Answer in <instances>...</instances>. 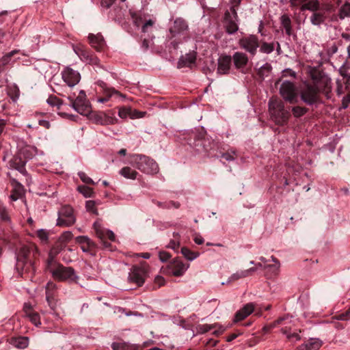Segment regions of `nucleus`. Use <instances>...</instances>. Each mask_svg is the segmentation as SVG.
I'll use <instances>...</instances> for the list:
<instances>
[{"mask_svg": "<svg viewBox=\"0 0 350 350\" xmlns=\"http://www.w3.org/2000/svg\"><path fill=\"white\" fill-rule=\"evenodd\" d=\"M76 241L81 244V249L83 252H89L92 254L95 252L96 244L85 236H79L76 238Z\"/></svg>", "mask_w": 350, "mask_h": 350, "instance_id": "obj_21", "label": "nucleus"}, {"mask_svg": "<svg viewBox=\"0 0 350 350\" xmlns=\"http://www.w3.org/2000/svg\"><path fill=\"white\" fill-rule=\"evenodd\" d=\"M18 53V50H14L10 53H8L7 54H5L1 59H0V62L1 64V65H3L4 66L5 65H7L11 58L16 53Z\"/></svg>", "mask_w": 350, "mask_h": 350, "instance_id": "obj_43", "label": "nucleus"}, {"mask_svg": "<svg viewBox=\"0 0 350 350\" xmlns=\"http://www.w3.org/2000/svg\"><path fill=\"white\" fill-rule=\"evenodd\" d=\"M308 0H291V3L293 6L302 5L306 3Z\"/></svg>", "mask_w": 350, "mask_h": 350, "instance_id": "obj_62", "label": "nucleus"}, {"mask_svg": "<svg viewBox=\"0 0 350 350\" xmlns=\"http://www.w3.org/2000/svg\"><path fill=\"white\" fill-rule=\"evenodd\" d=\"M246 273L247 272H245V270H241V271H237L236 273H234L230 275L227 283L237 280L241 278H246L247 277Z\"/></svg>", "mask_w": 350, "mask_h": 350, "instance_id": "obj_42", "label": "nucleus"}, {"mask_svg": "<svg viewBox=\"0 0 350 350\" xmlns=\"http://www.w3.org/2000/svg\"><path fill=\"white\" fill-rule=\"evenodd\" d=\"M94 229L96 237L100 239V243L104 248L111 250V244L107 241V239L114 241L115 234L114 233L107 229L100 227L96 223L94 224Z\"/></svg>", "mask_w": 350, "mask_h": 350, "instance_id": "obj_11", "label": "nucleus"}, {"mask_svg": "<svg viewBox=\"0 0 350 350\" xmlns=\"http://www.w3.org/2000/svg\"><path fill=\"white\" fill-rule=\"evenodd\" d=\"M216 327H217V325H214L213 324V325H208V324L200 325L198 326V331L200 333L204 334V333L208 332L209 331L213 330V328H215Z\"/></svg>", "mask_w": 350, "mask_h": 350, "instance_id": "obj_49", "label": "nucleus"}, {"mask_svg": "<svg viewBox=\"0 0 350 350\" xmlns=\"http://www.w3.org/2000/svg\"><path fill=\"white\" fill-rule=\"evenodd\" d=\"M286 335V338L291 341V342H297L301 339L300 336L297 332H291V330H288L287 334H284Z\"/></svg>", "mask_w": 350, "mask_h": 350, "instance_id": "obj_47", "label": "nucleus"}, {"mask_svg": "<svg viewBox=\"0 0 350 350\" xmlns=\"http://www.w3.org/2000/svg\"><path fill=\"white\" fill-rule=\"evenodd\" d=\"M113 94H118V92L116 90H115L114 88H105L104 89L105 96L100 98L98 99V101H100L101 103L107 102Z\"/></svg>", "mask_w": 350, "mask_h": 350, "instance_id": "obj_41", "label": "nucleus"}, {"mask_svg": "<svg viewBox=\"0 0 350 350\" xmlns=\"http://www.w3.org/2000/svg\"><path fill=\"white\" fill-rule=\"evenodd\" d=\"M24 311L31 322L36 326H38L41 324L39 314L33 311L30 305L25 304L24 306Z\"/></svg>", "mask_w": 350, "mask_h": 350, "instance_id": "obj_26", "label": "nucleus"}, {"mask_svg": "<svg viewBox=\"0 0 350 350\" xmlns=\"http://www.w3.org/2000/svg\"><path fill=\"white\" fill-rule=\"evenodd\" d=\"M196 55L194 53H187L182 56L178 62V68H182L185 67H189L195 62Z\"/></svg>", "mask_w": 350, "mask_h": 350, "instance_id": "obj_29", "label": "nucleus"}, {"mask_svg": "<svg viewBox=\"0 0 350 350\" xmlns=\"http://www.w3.org/2000/svg\"><path fill=\"white\" fill-rule=\"evenodd\" d=\"M153 25V21L150 19L148 20L143 26H142V31L146 32L147 31V29L149 27H152Z\"/></svg>", "mask_w": 350, "mask_h": 350, "instance_id": "obj_64", "label": "nucleus"}, {"mask_svg": "<svg viewBox=\"0 0 350 350\" xmlns=\"http://www.w3.org/2000/svg\"><path fill=\"white\" fill-rule=\"evenodd\" d=\"M78 176H79V178H81V180L85 184H88V185H94L95 184V183L94 182V180L90 178L89 176H88L86 175V174L85 172H79L78 173Z\"/></svg>", "mask_w": 350, "mask_h": 350, "instance_id": "obj_46", "label": "nucleus"}, {"mask_svg": "<svg viewBox=\"0 0 350 350\" xmlns=\"http://www.w3.org/2000/svg\"><path fill=\"white\" fill-rule=\"evenodd\" d=\"M78 191L82 193L85 198L93 197L94 191L92 188L85 185L78 186Z\"/></svg>", "mask_w": 350, "mask_h": 350, "instance_id": "obj_39", "label": "nucleus"}, {"mask_svg": "<svg viewBox=\"0 0 350 350\" xmlns=\"http://www.w3.org/2000/svg\"><path fill=\"white\" fill-rule=\"evenodd\" d=\"M131 111V109L130 108H120L118 110V115L120 118H126L127 116L130 115Z\"/></svg>", "mask_w": 350, "mask_h": 350, "instance_id": "obj_55", "label": "nucleus"}, {"mask_svg": "<svg viewBox=\"0 0 350 350\" xmlns=\"http://www.w3.org/2000/svg\"><path fill=\"white\" fill-rule=\"evenodd\" d=\"M37 236L42 241L48 240V232L45 230H39L37 231Z\"/></svg>", "mask_w": 350, "mask_h": 350, "instance_id": "obj_56", "label": "nucleus"}, {"mask_svg": "<svg viewBox=\"0 0 350 350\" xmlns=\"http://www.w3.org/2000/svg\"><path fill=\"white\" fill-rule=\"evenodd\" d=\"M85 207L88 211L94 213H97V210L95 208V202L92 200H88L86 202Z\"/></svg>", "mask_w": 350, "mask_h": 350, "instance_id": "obj_54", "label": "nucleus"}, {"mask_svg": "<svg viewBox=\"0 0 350 350\" xmlns=\"http://www.w3.org/2000/svg\"><path fill=\"white\" fill-rule=\"evenodd\" d=\"M332 9V5H325L322 7L319 10L312 13L310 19L312 25L319 26L323 23L326 19L325 12H329Z\"/></svg>", "mask_w": 350, "mask_h": 350, "instance_id": "obj_17", "label": "nucleus"}, {"mask_svg": "<svg viewBox=\"0 0 350 350\" xmlns=\"http://www.w3.org/2000/svg\"><path fill=\"white\" fill-rule=\"evenodd\" d=\"M0 217L1 219L4 221H8L10 220V217L8 215V213L6 208L0 203Z\"/></svg>", "mask_w": 350, "mask_h": 350, "instance_id": "obj_51", "label": "nucleus"}, {"mask_svg": "<svg viewBox=\"0 0 350 350\" xmlns=\"http://www.w3.org/2000/svg\"><path fill=\"white\" fill-rule=\"evenodd\" d=\"M115 1V0H101V5L106 8H109Z\"/></svg>", "mask_w": 350, "mask_h": 350, "instance_id": "obj_61", "label": "nucleus"}, {"mask_svg": "<svg viewBox=\"0 0 350 350\" xmlns=\"http://www.w3.org/2000/svg\"><path fill=\"white\" fill-rule=\"evenodd\" d=\"M194 242L198 245H201L204 243V239L199 234H196L193 239Z\"/></svg>", "mask_w": 350, "mask_h": 350, "instance_id": "obj_63", "label": "nucleus"}, {"mask_svg": "<svg viewBox=\"0 0 350 350\" xmlns=\"http://www.w3.org/2000/svg\"><path fill=\"white\" fill-rule=\"evenodd\" d=\"M240 46L252 55H255L259 47L258 39L256 36L250 35L239 40Z\"/></svg>", "mask_w": 350, "mask_h": 350, "instance_id": "obj_14", "label": "nucleus"}, {"mask_svg": "<svg viewBox=\"0 0 350 350\" xmlns=\"http://www.w3.org/2000/svg\"><path fill=\"white\" fill-rule=\"evenodd\" d=\"M260 50L262 53L269 54L274 50V45L273 43L264 42L262 44Z\"/></svg>", "mask_w": 350, "mask_h": 350, "instance_id": "obj_44", "label": "nucleus"}, {"mask_svg": "<svg viewBox=\"0 0 350 350\" xmlns=\"http://www.w3.org/2000/svg\"><path fill=\"white\" fill-rule=\"evenodd\" d=\"M189 267V264H185L179 259H175L170 265L171 273L174 276H181Z\"/></svg>", "mask_w": 350, "mask_h": 350, "instance_id": "obj_20", "label": "nucleus"}, {"mask_svg": "<svg viewBox=\"0 0 350 350\" xmlns=\"http://www.w3.org/2000/svg\"><path fill=\"white\" fill-rule=\"evenodd\" d=\"M188 29L187 23L182 18H177L174 20L173 25L170 27V33L176 34L183 33Z\"/></svg>", "mask_w": 350, "mask_h": 350, "instance_id": "obj_24", "label": "nucleus"}, {"mask_svg": "<svg viewBox=\"0 0 350 350\" xmlns=\"http://www.w3.org/2000/svg\"><path fill=\"white\" fill-rule=\"evenodd\" d=\"M56 288V284L53 282H49L46 286V296L50 298L51 293H53L54 290Z\"/></svg>", "mask_w": 350, "mask_h": 350, "instance_id": "obj_48", "label": "nucleus"}, {"mask_svg": "<svg viewBox=\"0 0 350 350\" xmlns=\"http://www.w3.org/2000/svg\"><path fill=\"white\" fill-rule=\"evenodd\" d=\"M46 269L50 272L54 280L58 282L77 283L78 276L71 267H65L58 262L50 252L46 260Z\"/></svg>", "mask_w": 350, "mask_h": 350, "instance_id": "obj_2", "label": "nucleus"}, {"mask_svg": "<svg viewBox=\"0 0 350 350\" xmlns=\"http://www.w3.org/2000/svg\"><path fill=\"white\" fill-rule=\"evenodd\" d=\"M337 320L347 321L350 319V308L345 312L339 314L335 317Z\"/></svg>", "mask_w": 350, "mask_h": 350, "instance_id": "obj_52", "label": "nucleus"}, {"mask_svg": "<svg viewBox=\"0 0 350 350\" xmlns=\"http://www.w3.org/2000/svg\"><path fill=\"white\" fill-rule=\"evenodd\" d=\"M269 111L272 120L278 125L283 126L287 124L290 112L285 109L284 103L276 98H271L269 101Z\"/></svg>", "mask_w": 350, "mask_h": 350, "instance_id": "obj_4", "label": "nucleus"}, {"mask_svg": "<svg viewBox=\"0 0 350 350\" xmlns=\"http://www.w3.org/2000/svg\"><path fill=\"white\" fill-rule=\"evenodd\" d=\"M8 94L13 101L16 100L20 95V90L17 85H14L12 87H10L8 89Z\"/></svg>", "mask_w": 350, "mask_h": 350, "instance_id": "obj_40", "label": "nucleus"}, {"mask_svg": "<svg viewBox=\"0 0 350 350\" xmlns=\"http://www.w3.org/2000/svg\"><path fill=\"white\" fill-rule=\"evenodd\" d=\"M214 325H217L216 327L213 328V334L215 336H219L224 333L226 330V327L223 325L219 324H213Z\"/></svg>", "mask_w": 350, "mask_h": 350, "instance_id": "obj_53", "label": "nucleus"}, {"mask_svg": "<svg viewBox=\"0 0 350 350\" xmlns=\"http://www.w3.org/2000/svg\"><path fill=\"white\" fill-rule=\"evenodd\" d=\"M46 301L49 305V306L53 309L55 306V297H54V294L53 293H51V296L50 298H48L46 296Z\"/></svg>", "mask_w": 350, "mask_h": 350, "instance_id": "obj_60", "label": "nucleus"}, {"mask_svg": "<svg viewBox=\"0 0 350 350\" xmlns=\"http://www.w3.org/2000/svg\"><path fill=\"white\" fill-rule=\"evenodd\" d=\"M165 284V280L162 276H157L154 278V286H163Z\"/></svg>", "mask_w": 350, "mask_h": 350, "instance_id": "obj_57", "label": "nucleus"}, {"mask_svg": "<svg viewBox=\"0 0 350 350\" xmlns=\"http://www.w3.org/2000/svg\"><path fill=\"white\" fill-rule=\"evenodd\" d=\"M95 120L97 123L102 125L113 124L117 122V119L107 115L105 113H99L94 116Z\"/></svg>", "mask_w": 350, "mask_h": 350, "instance_id": "obj_27", "label": "nucleus"}, {"mask_svg": "<svg viewBox=\"0 0 350 350\" xmlns=\"http://www.w3.org/2000/svg\"><path fill=\"white\" fill-rule=\"evenodd\" d=\"M159 258L161 262H165L170 258V255L167 252H160Z\"/></svg>", "mask_w": 350, "mask_h": 350, "instance_id": "obj_58", "label": "nucleus"}, {"mask_svg": "<svg viewBox=\"0 0 350 350\" xmlns=\"http://www.w3.org/2000/svg\"><path fill=\"white\" fill-rule=\"evenodd\" d=\"M75 94L70 95L68 98L70 100V105L80 114L83 116H88L90 111V105L89 101L86 99V95L83 90H81L75 99Z\"/></svg>", "mask_w": 350, "mask_h": 350, "instance_id": "obj_5", "label": "nucleus"}, {"mask_svg": "<svg viewBox=\"0 0 350 350\" xmlns=\"http://www.w3.org/2000/svg\"><path fill=\"white\" fill-rule=\"evenodd\" d=\"M293 325V321L291 317L288 315L280 317L274 321L271 325V327H275L278 325L282 326L281 332L282 334H287L288 330H291Z\"/></svg>", "mask_w": 350, "mask_h": 350, "instance_id": "obj_18", "label": "nucleus"}, {"mask_svg": "<svg viewBox=\"0 0 350 350\" xmlns=\"http://www.w3.org/2000/svg\"><path fill=\"white\" fill-rule=\"evenodd\" d=\"M281 22H282V26L285 29L286 33L288 35H291V22L289 17L286 15L282 16Z\"/></svg>", "mask_w": 350, "mask_h": 350, "instance_id": "obj_38", "label": "nucleus"}, {"mask_svg": "<svg viewBox=\"0 0 350 350\" xmlns=\"http://www.w3.org/2000/svg\"><path fill=\"white\" fill-rule=\"evenodd\" d=\"M36 153V148L30 146H26L20 148L9 161L11 168L18 171L24 176L27 174L25 168L27 162L31 159Z\"/></svg>", "mask_w": 350, "mask_h": 350, "instance_id": "obj_3", "label": "nucleus"}, {"mask_svg": "<svg viewBox=\"0 0 350 350\" xmlns=\"http://www.w3.org/2000/svg\"><path fill=\"white\" fill-rule=\"evenodd\" d=\"M148 269L149 266L145 261H142L139 266H133L129 275V280L141 286L144 283Z\"/></svg>", "mask_w": 350, "mask_h": 350, "instance_id": "obj_6", "label": "nucleus"}, {"mask_svg": "<svg viewBox=\"0 0 350 350\" xmlns=\"http://www.w3.org/2000/svg\"><path fill=\"white\" fill-rule=\"evenodd\" d=\"M271 260L273 265H267L264 267V269H268V272L267 273V275L269 278H271L273 276H277L280 272V263L274 256H271Z\"/></svg>", "mask_w": 350, "mask_h": 350, "instance_id": "obj_25", "label": "nucleus"}, {"mask_svg": "<svg viewBox=\"0 0 350 350\" xmlns=\"http://www.w3.org/2000/svg\"><path fill=\"white\" fill-rule=\"evenodd\" d=\"M280 94L282 97L291 104H294L297 102L298 96L296 88L293 83L284 81L280 85Z\"/></svg>", "mask_w": 350, "mask_h": 350, "instance_id": "obj_8", "label": "nucleus"}, {"mask_svg": "<svg viewBox=\"0 0 350 350\" xmlns=\"http://www.w3.org/2000/svg\"><path fill=\"white\" fill-rule=\"evenodd\" d=\"M232 59L237 68L244 67L248 62L247 55L241 52H236L233 55Z\"/></svg>", "mask_w": 350, "mask_h": 350, "instance_id": "obj_30", "label": "nucleus"}, {"mask_svg": "<svg viewBox=\"0 0 350 350\" xmlns=\"http://www.w3.org/2000/svg\"><path fill=\"white\" fill-rule=\"evenodd\" d=\"M75 220L72 208L68 205H65L58 212L57 225L61 227L70 226L75 224Z\"/></svg>", "mask_w": 350, "mask_h": 350, "instance_id": "obj_9", "label": "nucleus"}, {"mask_svg": "<svg viewBox=\"0 0 350 350\" xmlns=\"http://www.w3.org/2000/svg\"><path fill=\"white\" fill-rule=\"evenodd\" d=\"M232 57L229 55H223L218 59L217 72L221 75L227 74L230 68Z\"/></svg>", "mask_w": 350, "mask_h": 350, "instance_id": "obj_23", "label": "nucleus"}, {"mask_svg": "<svg viewBox=\"0 0 350 350\" xmlns=\"http://www.w3.org/2000/svg\"><path fill=\"white\" fill-rule=\"evenodd\" d=\"M301 100L308 105H313L319 100V92L312 84H307L301 90Z\"/></svg>", "mask_w": 350, "mask_h": 350, "instance_id": "obj_12", "label": "nucleus"}, {"mask_svg": "<svg viewBox=\"0 0 350 350\" xmlns=\"http://www.w3.org/2000/svg\"><path fill=\"white\" fill-rule=\"evenodd\" d=\"M120 173L124 177L130 179H135L137 174V172L135 170H132L130 167H124L122 168Z\"/></svg>", "mask_w": 350, "mask_h": 350, "instance_id": "obj_35", "label": "nucleus"}, {"mask_svg": "<svg viewBox=\"0 0 350 350\" xmlns=\"http://www.w3.org/2000/svg\"><path fill=\"white\" fill-rule=\"evenodd\" d=\"M238 16L234 6L230 8V12L225 14V27L229 34H232L237 31L238 27Z\"/></svg>", "mask_w": 350, "mask_h": 350, "instance_id": "obj_13", "label": "nucleus"}, {"mask_svg": "<svg viewBox=\"0 0 350 350\" xmlns=\"http://www.w3.org/2000/svg\"><path fill=\"white\" fill-rule=\"evenodd\" d=\"M47 103L51 106H57L62 105V101L55 96H50L47 99Z\"/></svg>", "mask_w": 350, "mask_h": 350, "instance_id": "obj_50", "label": "nucleus"}, {"mask_svg": "<svg viewBox=\"0 0 350 350\" xmlns=\"http://www.w3.org/2000/svg\"><path fill=\"white\" fill-rule=\"evenodd\" d=\"M89 42L91 46L97 51H101L105 46V40L101 34L94 35L90 33L88 36Z\"/></svg>", "mask_w": 350, "mask_h": 350, "instance_id": "obj_22", "label": "nucleus"}, {"mask_svg": "<svg viewBox=\"0 0 350 350\" xmlns=\"http://www.w3.org/2000/svg\"><path fill=\"white\" fill-rule=\"evenodd\" d=\"M10 343L18 348V349H25L29 345V338L25 336H19L16 338H12L10 340Z\"/></svg>", "mask_w": 350, "mask_h": 350, "instance_id": "obj_33", "label": "nucleus"}, {"mask_svg": "<svg viewBox=\"0 0 350 350\" xmlns=\"http://www.w3.org/2000/svg\"><path fill=\"white\" fill-rule=\"evenodd\" d=\"M321 345L322 342L319 339L312 338L301 347V350H318Z\"/></svg>", "mask_w": 350, "mask_h": 350, "instance_id": "obj_34", "label": "nucleus"}, {"mask_svg": "<svg viewBox=\"0 0 350 350\" xmlns=\"http://www.w3.org/2000/svg\"><path fill=\"white\" fill-rule=\"evenodd\" d=\"M254 308L255 304L254 303H248L245 304L243 308H241L236 312L234 322L237 323L247 318L254 312Z\"/></svg>", "mask_w": 350, "mask_h": 350, "instance_id": "obj_19", "label": "nucleus"}, {"mask_svg": "<svg viewBox=\"0 0 350 350\" xmlns=\"http://www.w3.org/2000/svg\"><path fill=\"white\" fill-rule=\"evenodd\" d=\"M321 8L319 0H308L306 3L301 6L300 10L301 11L309 10L314 12L319 10Z\"/></svg>", "mask_w": 350, "mask_h": 350, "instance_id": "obj_32", "label": "nucleus"}, {"mask_svg": "<svg viewBox=\"0 0 350 350\" xmlns=\"http://www.w3.org/2000/svg\"><path fill=\"white\" fill-rule=\"evenodd\" d=\"M181 254L184 256L185 258L190 261L195 260L200 255L198 252H192L187 247H182Z\"/></svg>", "mask_w": 350, "mask_h": 350, "instance_id": "obj_36", "label": "nucleus"}, {"mask_svg": "<svg viewBox=\"0 0 350 350\" xmlns=\"http://www.w3.org/2000/svg\"><path fill=\"white\" fill-rule=\"evenodd\" d=\"M113 350H142V348L133 344H128L126 342H113L111 344Z\"/></svg>", "mask_w": 350, "mask_h": 350, "instance_id": "obj_31", "label": "nucleus"}, {"mask_svg": "<svg viewBox=\"0 0 350 350\" xmlns=\"http://www.w3.org/2000/svg\"><path fill=\"white\" fill-rule=\"evenodd\" d=\"M338 16L341 20L350 17V3H346L341 6Z\"/></svg>", "mask_w": 350, "mask_h": 350, "instance_id": "obj_37", "label": "nucleus"}, {"mask_svg": "<svg viewBox=\"0 0 350 350\" xmlns=\"http://www.w3.org/2000/svg\"><path fill=\"white\" fill-rule=\"evenodd\" d=\"M62 75L64 82L70 87L77 85L81 79L79 72L69 67H66L62 71Z\"/></svg>", "mask_w": 350, "mask_h": 350, "instance_id": "obj_15", "label": "nucleus"}, {"mask_svg": "<svg viewBox=\"0 0 350 350\" xmlns=\"http://www.w3.org/2000/svg\"><path fill=\"white\" fill-rule=\"evenodd\" d=\"M349 104H350V93L343 97L342 103V107L344 109H346L348 107Z\"/></svg>", "mask_w": 350, "mask_h": 350, "instance_id": "obj_59", "label": "nucleus"}, {"mask_svg": "<svg viewBox=\"0 0 350 350\" xmlns=\"http://www.w3.org/2000/svg\"><path fill=\"white\" fill-rule=\"evenodd\" d=\"M39 252L34 245L22 246L16 254V269L20 275L32 280L36 271Z\"/></svg>", "mask_w": 350, "mask_h": 350, "instance_id": "obj_1", "label": "nucleus"}, {"mask_svg": "<svg viewBox=\"0 0 350 350\" xmlns=\"http://www.w3.org/2000/svg\"><path fill=\"white\" fill-rule=\"evenodd\" d=\"M292 112L295 117L299 118L304 116L307 112V109L304 107L297 106L293 107Z\"/></svg>", "mask_w": 350, "mask_h": 350, "instance_id": "obj_45", "label": "nucleus"}, {"mask_svg": "<svg viewBox=\"0 0 350 350\" xmlns=\"http://www.w3.org/2000/svg\"><path fill=\"white\" fill-rule=\"evenodd\" d=\"M152 161L145 155H139L136 159V166L140 171L152 174L153 172Z\"/></svg>", "mask_w": 350, "mask_h": 350, "instance_id": "obj_16", "label": "nucleus"}, {"mask_svg": "<svg viewBox=\"0 0 350 350\" xmlns=\"http://www.w3.org/2000/svg\"><path fill=\"white\" fill-rule=\"evenodd\" d=\"M73 49L82 61L92 65L98 64V58L86 46L78 44Z\"/></svg>", "mask_w": 350, "mask_h": 350, "instance_id": "obj_10", "label": "nucleus"}, {"mask_svg": "<svg viewBox=\"0 0 350 350\" xmlns=\"http://www.w3.org/2000/svg\"><path fill=\"white\" fill-rule=\"evenodd\" d=\"M72 238V234L70 231L64 232L59 239V243L53 248L55 250L56 253L59 252L65 246L67 242H68Z\"/></svg>", "mask_w": 350, "mask_h": 350, "instance_id": "obj_28", "label": "nucleus"}, {"mask_svg": "<svg viewBox=\"0 0 350 350\" xmlns=\"http://www.w3.org/2000/svg\"><path fill=\"white\" fill-rule=\"evenodd\" d=\"M313 80V85L317 92L325 94L327 97L328 94L331 92V79L327 76L321 72H317L312 75Z\"/></svg>", "mask_w": 350, "mask_h": 350, "instance_id": "obj_7", "label": "nucleus"}]
</instances>
